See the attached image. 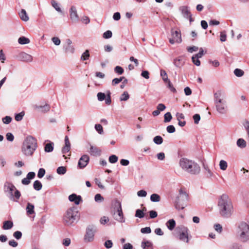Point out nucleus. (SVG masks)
Masks as SVG:
<instances>
[{
    "mask_svg": "<svg viewBox=\"0 0 249 249\" xmlns=\"http://www.w3.org/2000/svg\"><path fill=\"white\" fill-rule=\"evenodd\" d=\"M219 215L223 218H229L232 214L234 209L231 199L225 194L219 196L217 202Z\"/></svg>",
    "mask_w": 249,
    "mask_h": 249,
    "instance_id": "obj_1",
    "label": "nucleus"
},
{
    "mask_svg": "<svg viewBox=\"0 0 249 249\" xmlns=\"http://www.w3.org/2000/svg\"><path fill=\"white\" fill-rule=\"evenodd\" d=\"M37 148L36 139L34 137L29 135L24 140L22 146L21 151L23 154L26 157L32 156Z\"/></svg>",
    "mask_w": 249,
    "mask_h": 249,
    "instance_id": "obj_2",
    "label": "nucleus"
},
{
    "mask_svg": "<svg viewBox=\"0 0 249 249\" xmlns=\"http://www.w3.org/2000/svg\"><path fill=\"white\" fill-rule=\"evenodd\" d=\"M179 164L183 171L192 175L198 174L200 171V167L197 163L186 158L180 159Z\"/></svg>",
    "mask_w": 249,
    "mask_h": 249,
    "instance_id": "obj_3",
    "label": "nucleus"
},
{
    "mask_svg": "<svg viewBox=\"0 0 249 249\" xmlns=\"http://www.w3.org/2000/svg\"><path fill=\"white\" fill-rule=\"evenodd\" d=\"M4 191L8 195L9 198L13 201L17 202L20 197V192L11 182H6L4 183Z\"/></svg>",
    "mask_w": 249,
    "mask_h": 249,
    "instance_id": "obj_4",
    "label": "nucleus"
},
{
    "mask_svg": "<svg viewBox=\"0 0 249 249\" xmlns=\"http://www.w3.org/2000/svg\"><path fill=\"white\" fill-rule=\"evenodd\" d=\"M214 100L217 111L220 114H225L228 108L226 102L222 98L221 92L219 91L214 94Z\"/></svg>",
    "mask_w": 249,
    "mask_h": 249,
    "instance_id": "obj_5",
    "label": "nucleus"
},
{
    "mask_svg": "<svg viewBox=\"0 0 249 249\" xmlns=\"http://www.w3.org/2000/svg\"><path fill=\"white\" fill-rule=\"evenodd\" d=\"M238 236L241 242H247L249 240V225L246 223H241L238 226Z\"/></svg>",
    "mask_w": 249,
    "mask_h": 249,
    "instance_id": "obj_6",
    "label": "nucleus"
},
{
    "mask_svg": "<svg viewBox=\"0 0 249 249\" xmlns=\"http://www.w3.org/2000/svg\"><path fill=\"white\" fill-rule=\"evenodd\" d=\"M112 207L114 219L119 222H124L125 219L124 217L121 202L117 200H115L112 203Z\"/></svg>",
    "mask_w": 249,
    "mask_h": 249,
    "instance_id": "obj_7",
    "label": "nucleus"
},
{
    "mask_svg": "<svg viewBox=\"0 0 249 249\" xmlns=\"http://www.w3.org/2000/svg\"><path fill=\"white\" fill-rule=\"evenodd\" d=\"M188 199V194L182 189H180L179 190V195L177 197L175 201L176 208L178 210L183 209L185 207L184 202H186Z\"/></svg>",
    "mask_w": 249,
    "mask_h": 249,
    "instance_id": "obj_8",
    "label": "nucleus"
},
{
    "mask_svg": "<svg viewBox=\"0 0 249 249\" xmlns=\"http://www.w3.org/2000/svg\"><path fill=\"white\" fill-rule=\"evenodd\" d=\"M78 211L76 208L71 207L68 209L64 216V221L68 225H71L76 220Z\"/></svg>",
    "mask_w": 249,
    "mask_h": 249,
    "instance_id": "obj_9",
    "label": "nucleus"
},
{
    "mask_svg": "<svg viewBox=\"0 0 249 249\" xmlns=\"http://www.w3.org/2000/svg\"><path fill=\"white\" fill-rule=\"evenodd\" d=\"M96 232V227L94 225H89L86 229V234L84 236V240L86 242H91L94 239V234Z\"/></svg>",
    "mask_w": 249,
    "mask_h": 249,
    "instance_id": "obj_10",
    "label": "nucleus"
},
{
    "mask_svg": "<svg viewBox=\"0 0 249 249\" xmlns=\"http://www.w3.org/2000/svg\"><path fill=\"white\" fill-rule=\"evenodd\" d=\"M178 238L180 240L186 243L189 242L188 231L187 227L181 226L178 228Z\"/></svg>",
    "mask_w": 249,
    "mask_h": 249,
    "instance_id": "obj_11",
    "label": "nucleus"
},
{
    "mask_svg": "<svg viewBox=\"0 0 249 249\" xmlns=\"http://www.w3.org/2000/svg\"><path fill=\"white\" fill-rule=\"evenodd\" d=\"M97 97L99 101H103L105 100V103L107 105H109L111 103V92L109 90L107 91L106 94L103 92H98Z\"/></svg>",
    "mask_w": 249,
    "mask_h": 249,
    "instance_id": "obj_12",
    "label": "nucleus"
},
{
    "mask_svg": "<svg viewBox=\"0 0 249 249\" xmlns=\"http://www.w3.org/2000/svg\"><path fill=\"white\" fill-rule=\"evenodd\" d=\"M70 17L72 22H77L79 18L77 14V9L75 6H71L70 9Z\"/></svg>",
    "mask_w": 249,
    "mask_h": 249,
    "instance_id": "obj_13",
    "label": "nucleus"
},
{
    "mask_svg": "<svg viewBox=\"0 0 249 249\" xmlns=\"http://www.w3.org/2000/svg\"><path fill=\"white\" fill-rule=\"evenodd\" d=\"M18 59L21 61L31 62L33 61V57L25 52H20L17 55Z\"/></svg>",
    "mask_w": 249,
    "mask_h": 249,
    "instance_id": "obj_14",
    "label": "nucleus"
},
{
    "mask_svg": "<svg viewBox=\"0 0 249 249\" xmlns=\"http://www.w3.org/2000/svg\"><path fill=\"white\" fill-rule=\"evenodd\" d=\"M89 158L87 155H83L79 159L78 166L79 168H84L89 162Z\"/></svg>",
    "mask_w": 249,
    "mask_h": 249,
    "instance_id": "obj_15",
    "label": "nucleus"
},
{
    "mask_svg": "<svg viewBox=\"0 0 249 249\" xmlns=\"http://www.w3.org/2000/svg\"><path fill=\"white\" fill-rule=\"evenodd\" d=\"M179 10L184 18L188 19V17H190L191 13L190 11L189 7L188 6H181L179 7Z\"/></svg>",
    "mask_w": 249,
    "mask_h": 249,
    "instance_id": "obj_16",
    "label": "nucleus"
},
{
    "mask_svg": "<svg viewBox=\"0 0 249 249\" xmlns=\"http://www.w3.org/2000/svg\"><path fill=\"white\" fill-rule=\"evenodd\" d=\"M171 34L177 43H180L182 41L180 31L179 30H174L173 29L171 30Z\"/></svg>",
    "mask_w": 249,
    "mask_h": 249,
    "instance_id": "obj_17",
    "label": "nucleus"
},
{
    "mask_svg": "<svg viewBox=\"0 0 249 249\" xmlns=\"http://www.w3.org/2000/svg\"><path fill=\"white\" fill-rule=\"evenodd\" d=\"M174 65L178 68H181L185 63V58L182 56H179L173 60Z\"/></svg>",
    "mask_w": 249,
    "mask_h": 249,
    "instance_id": "obj_18",
    "label": "nucleus"
},
{
    "mask_svg": "<svg viewBox=\"0 0 249 249\" xmlns=\"http://www.w3.org/2000/svg\"><path fill=\"white\" fill-rule=\"evenodd\" d=\"M69 200L71 202H73L76 205H78L82 201L80 196H77L75 194H72L69 196Z\"/></svg>",
    "mask_w": 249,
    "mask_h": 249,
    "instance_id": "obj_19",
    "label": "nucleus"
},
{
    "mask_svg": "<svg viewBox=\"0 0 249 249\" xmlns=\"http://www.w3.org/2000/svg\"><path fill=\"white\" fill-rule=\"evenodd\" d=\"M71 149V143L67 136L65 137V146L62 148V153L64 154L70 151Z\"/></svg>",
    "mask_w": 249,
    "mask_h": 249,
    "instance_id": "obj_20",
    "label": "nucleus"
},
{
    "mask_svg": "<svg viewBox=\"0 0 249 249\" xmlns=\"http://www.w3.org/2000/svg\"><path fill=\"white\" fill-rule=\"evenodd\" d=\"M89 153L91 155L99 156L101 155V150L96 146L90 145Z\"/></svg>",
    "mask_w": 249,
    "mask_h": 249,
    "instance_id": "obj_21",
    "label": "nucleus"
},
{
    "mask_svg": "<svg viewBox=\"0 0 249 249\" xmlns=\"http://www.w3.org/2000/svg\"><path fill=\"white\" fill-rule=\"evenodd\" d=\"M143 249H153V243L150 241H143L141 244Z\"/></svg>",
    "mask_w": 249,
    "mask_h": 249,
    "instance_id": "obj_22",
    "label": "nucleus"
},
{
    "mask_svg": "<svg viewBox=\"0 0 249 249\" xmlns=\"http://www.w3.org/2000/svg\"><path fill=\"white\" fill-rule=\"evenodd\" d=\"M19 17L21 19L24 21H27L29 20V17L24 9H22L19 13Z\"/></svg>",
    "mask_w": 249,
    "mask_h": 249,
    "instance_id": "obj_23",
    "label": "nucleus"
},
{
    "mask_svg": "<svg viewBox=\"0 0 249 249\" xmlns=\"http://www.w3.org/2000/svg\"><path fill=\"white\" fill-rule=\"evenodd\" d=\"M34 205L30 203H28L26 208V212L28 215H31L35 213Z\"/></svg>",
    "mask_w": 249,
    "mask_h": 249,
    "instance_id": "obj_24",
    "label": "nucleus"
},
{
    "mask_svg": "<svg viewBox=\"0 0 249 249\" xmlns=\"http://www.w3.org/2000/svg\"><path fill=\"white\" fill-rule=\"evenodd\" d=\"M36 108L38 109V110L42 112H46L49 111L50 109V107L48 104H46L44 106H36Z\"/></svg>",
    "mask_w": 249,
    "mask_h": 249,
    "instance_id": "obj_25",
    "label": "nucleus"
},
{
    "mask_svg": "<svg viewBox=\"0 0 249 249\" xmlns=\"http://www.w3.org/2000/svg\"><path fill=\"white\" fill-rule=\"evenodd\" d=\"M203 167L205 170V173L208 178L212 177L213 176V173L207 164L203 163Z\"/></svg>",
    "mask_w": 249,
    "mask_h": 249,
    "instance_id": "obj_26",
    "label": "nucleus"
},
{
    "mask_svg": "<svg viewBox=\"0 0 249 249\" xmlns=\"http://www.w3.org/2000/svg\"><path fill=\"white\" fill-rule=\"evenodd\" d=\"M63 49L67 53H73L74 52V48L72 45H63Z\"/></svg>",
    "mask_w": 249,
    "mask_h": 249,
    "instance_id": "obj_27",
    "label": "nucleus"
},
{
    "mask_svg": "<svg viewBox=\"0 0 249 249\" xmlns=\"http://www.w3.org/2000/svg\"><path fill=\"white\" fill-rule=\"evenodd\" d=\"M13 226V223L11 221H5L3 222L2 228L3 230H9L11 229Z\"/></svg>",
    "mask_w": 249,
    "mask_h": 249,
    "instance_id": "obj_28",
    "label": "nucleus"
},
{
    "mask_svg": "<svg viewBox=\"0 0 249 249\" xmlns=\"http://www.w3.org/2000/svg\"><path fill=\"white\" fill-rule=\"evenodd\" d=\"M166 226L169 230L172 231L174 229L176 226V222L173 219H170L167 222Z\"/></svg>",
    "mask_w": 249,
    "mask_h": 249,
    "instance_id": "obj_29",
    "label": "nucleus"
},
{
    "mask_svg": "<svg viewBox=\"0 0 249 249\" xmlns=\"http://www.w3.org/2000/svg\"><path fill=\"white\" fill-rule=\"evenodd\" d=\"M30 39L25 36L20 37L18 39V42L21 45L27 44L30 43Z\"/></svg>",
    "mask_w": 249,
    "mask_h": 249,
    "instance_id": "obj_30",
    "label": "nucleus"
},
{
    "mask_svg": "<svg viewBox=\"0 0 249 249\" xmlns=\"http://www.w3.org/2000/svg\"><path fill=\"white\" fill-rule=\"evenodd\" d=\"M150 200L152 202H158L160 200V196L157 194H153L150 196Z\"/></svg>",
    "mask_w": 249,
    "mask_h": 249,
    "instance_id": "obj_31",
    "label": "nucleus"
},
{
    "mask_svg": "<svg viewBox=\"0 0 249 249\" xmlns=\"http://www.w3.org/2000/svg\"><path fill=\"white\" fill-rule=\"evenodd\" d=\"M51 4L53 7L58 12L62 13L61 8L59 7L58 3L54 0H51Z\"/></svg>",
    "mask_w": 249,
    "mask_h": 249,
    "instance_id": "obj_32",
    "label": "nucleus"
},
{
    "mask_svg": "<svg viewBox=\"0 0 249 249\" xmlns=\"http://www.w3.org/2000/svg\"><path fill=\"white\" fill-rule=\"evenodd\" d=\"M237 145L238 147L243 148L246 146V142L243 139H239L237 141Z\"/></svg>",
    "mask_w": 249,
    "mask_h": 249,
    "instance_id": "obj_33",
    "label": "nucleus"
},
{
    "mask_svg": "<svg viewBox=\"0 0 249 249\" xmlns=\"http://www.w3.org/2000/svg\"><path fill=\"white\" fill-rule=\"evenodd\" d=\"M34 188L36 191H39L42 189V185L40 181L39 180H36L33 184Z\"/></svg>",
    "mask_w": 249,
    "mask_h": 249,
    "instance_id": "obj_34",
    "label": "nucleus"
},
{
    "mask_svg": "<svg viewBox=\"0 0 249 249\" xmlns=\"http://www.w3.org/2000/svg\"><path fill=\"white\" fill-rule=\"evenodd\" d=\"M89 51L88 50H86L81 55V60L83 61H85L89 59Z\"/></svg>",
    "mask_w": 249,
    "mask_h": 249,
    "instance_id": "obj_35",
    "label": "nucleus"
},
{
    "mask_svg": "<svg viewBox=\"0 0 249 249\" xmlns=\"http://www.w3.org/2000/svg\"><path fill=\"white\" fill-rule=\"evenodd\" d=\"M53 150V143H47L44 147V150L46 152H51Z\"/></svg>",
    "mask_w": 249,
    "mask_h": 249,
    "instance_id": "obj_36",
    "label": "nucleus"
},
{
    "mask_svg": "<svg viewBox=\"0 0 249 249\" xmlns=\"http://www.w3.org/2000/svg\"><path fill=\"white\" fill-rule=\"evenodd\" d=\"M129 98V95L127 91H124L122 94H121L120 100L121 101H126Z\"/></svg>",
    "mask_w": 249,
    "mask_h": 249,
    "instance_id": "obj_37",
    "label": "nucleus"
},
{
    "mask_svg": "<svg viewBox=\"0 0 249 249\" xmlns=\"http://www.w3.org/2000/svg\"><path fill=\"white\" fill-rule=\"evenodd\" d=\"M219 167L221 170H226L228 167L227 162L224 160H221L219 162Z\"/></svg>",
    "mask_w": 249,
    "mask_h": 249,
    "instance_id": "obj_38",
    "label": "nucleus"
},
{
    "mask_svg": "<svg viewBox=\"0 0 249 249\" xmlns=\"http://www.w3.org/2000/svg\"><path fill=\"white\" fill-rule=\"evenodd\" d=\"M66 168L64 166H60L56 170V172L59 175H64L66 173Z\"/></svg>",
    "mask_w": 249,
    "mask_h": 249,
    "instance_id": "obj_39",
    "label": "nucleus"
},
{
    "mask_svg": "<svg viewBox=\"0 0 249 249\" xmlns=\"http://www.w3.org/2000/svg\"><path fill=\"white\" fill-rule=\"evenodd\" d=\"M153 141L157 144H160L163 142V139L160 136H157L154 138Z\"/></svg>",
    "mask_w": 249,
    "mask_h": 249,
    "instance_id": "obj_40",
    "label": "nucleus"
},
{
    "mask_svg": "<svg viewBox=\"0 0 249 249\" xmlns=\"http://www.w3.org/2000/svg\"><path fill=\"white\" fill-rule=\"evenodd\" d=\"M160 76L162 77V79L164 82H166V81H168V80H169L168 78V76H167L166 72L165 71H164L163 70H160Z\"/></svg>",
    "mask_w": 249,
    "mask_h": 249,
    "instance_id": "obj_41",
    "label": "nucleus"
},
{
    "mask_svg": "<svg viewBox=\"0 0 249 249\" xmlns=\"http://www.w3.org/2000/svg\"><path fill=\"white\" fill-rule=\"evenodd\" d=\"M234 74L237 77H241L244 75V72L243 70L237 68L234 70Z\"/></svg>",
    "mask_w": 249,
    "mask_h": 249,
    "instance_id": "obj_42",
    "label": "nucleus"
},
{
    "mask_svg": "<svg viewBox=\"0 0 249 249\" xmlns=\"http://www.w3.org/2000/svg\"><path fill=\"white\" fill-rule=\"evenodd\" d=\"M165 123L169 122L172 119V116L170 112H167L164 114V116Z\"/></svg>",
    "mask_w": 249,
    "mask_h": 249,
    "instance_id": "obj_43",
    "label": "nucleus"
},
{
    "mask_svg": "<svg viewBox=\"0 0 249 249\" xmlns=\"http://www.w3.org/2000/svg\"><path fill=\"white\" fill-rule=\"evenodd\" d=\"M104 197L100 194H97L95 196L94 200L96 202H102L104 201Z\"/></svg>",
    "mask_w": 249,
    "mask_h": 249,
    "instance_id": "obj_44",
    "label": "nucleus"
},
{
    "mask_svg": "<svg viewBox=\"0 0 249 249\" xmlns=\"http://www.w3.org/2000/svg\"><path fill=\"white\" fill-rule=\"evenodd\" d=\"M95 129L100 134H103V128L100 124H96L95 125Z\"/></svg>",
    "mask_w": 249,
    "mask_h": 249,
    "instance_id": "obj_45",
    "label": "nucleus"
},
{
    "mask_svg": "<svg viewBox=\"0 0 249 249\" xmlns=\"http://www.w3.org/2000/svg\"><path fill=\"white\" fill-rule=\"evenodd\" d=\"M144 216L143 211L140 209H138L136 211L135 216L140 218H143Z\"/></svg>",
    "mask_w": 249,
    "mask_h": 249,
    "instance_id": "obj_46",
    "label": "nucleus"
},
{
    "mask_svg": "<svg viewBox=\"0 0 249 249\" xmlns=\"http://www.w3.org/2000/svg\"><path fill=\"white\" fill-rule=\"evenodd\" d=\"M108 160L110 163H115L118 161V158L116 155H112L109 157Z\"/></svg>",
    "mask_w": 249,
    "mask_h": 249,
    "instance_id": "obj_47",
    "label": "nucleus"
},
{
    "mask_svg": "<svg viewBox=\"0 0 249 249\" xmlns=\"http://www.w3.org/2000/svg\"><path fill=\"white\" fill-rule=\"evenodd\" d=\"M165 83L167 84V87L172 92H175L176 91V89L174 87L173 84L171 83V81L169 80H168V81H166Z\"/></svg>",
    "mask_w": 249,
    "mask_h": 249,
    "instance_id": "obj_48",
    "label": "nucleus"
},
{
    "mask_svg": "<svg viewBox=\"0 0 249 249\" xmlns=\"http://www.w3.org/2000/svg\"><path fill=\"white\" fill-rule=\"evenodd\" d=\"M114 71L119 74H122L123 73L124 71L121 67L117 66L115 67Z\"/></svg>",
    "mask_w": 249,
    "mask_h": 249,
    "instance_id": "obj_49",
    "label": "nucleus"
},
{
    "mask_svg": "<svg viewBox=\"0 0 249 249\" xmlns=\"http://www.w3.org/2000/svg\"><path fill=\"white\" fill-rule=\"evenodd\" d=\"M105 247L107 249H110L112 247L113 243L111 240H107L104 243Z\"/></svg>",
    "mask_w": 249,
    "mask_h": 249,
    "instance_id": "obj_50",
    "label": "nucleus"
},
{
    "mask_svg": "<svg viewBox=\"0 0 249 249\" xmlns=\"http://www.w3.org/2000/svg\"><path fill=\"white\" fill-rule=\"evenodd\" d=\"M112 35V32L108 30V31H107L106 32H105L103 34V36L104 38L108 39V38L111 37Z\"/></svg>",
    "mask_w": 249,
    "mask_h": 249,
    "instance_id": "obj_51",
    "label": "nucleus"
},
{
    "mask_svg": "<svg viewBox=\"0 0 249 249\" xmlns=\"http://www.w3.org/2000/svg\"><path fill=\"white\" fill-rule=\"evenodd\" d=\"M192 61L194 64H195L197 66H199L200 65V61L199 60V58L193 56L192 57Z\"/></svg>",
    "mask_w": 249,
    "mask_h": 249,
    "instance_id": "obj_52",
    "label": "nucleus"
},
{
    "mask_svg": "<svg viewBox=\"0 0 249 249\" xmlns=\"http://www.w3.org/2000/svg\"><path fill=\"white\" fill-rule=\"evenodd\" d=\"M109 221V218L107 216H103L100 220V222L102 225H105Z\"/></svg>",
    "mask_w": 249,
    "mask_h": 249,
    "instance_id": "obj_53",
    "label": "nucleus"
},
{
    "mask_svg": "<svg viewBox=\"0 0 249 249\" xmlns=\"http://www.w3.org/2000/svg\"><path fill=\"white\" fill-rule=\"evenodd\" d=\"M227 35L225 31L220 32V41L224 42L226 40Z\"/></svg>",
    "mask_w": 249,
    "mask_h": 249,
    "instance_id": "obj_54",
    "label": "nucleus"
},
{
    "mask_svg": "<svg viewBox=\"0 0 249 249\" xmlns=\"http://www.w3.org/2000/svg\"><path fill=\"white\" fill-rule=\"evenodd\" d=\"M167 131L169 133H173L175 132L176 129L174 125H170L166 128Z\"/></svg>",
    "mask_w": 249,
    "mask_h": 249,
    "instance_id": "obj_55",
    "label": "nucleus"
},
{
    "mask_svg": "<svg viewBox=\"0 0 249 249\" xmlns=\"http://www.w3.org/2000/svg\"><path fill=\"white\" fill-rule=\"evenodd\" d=\"M52 40L53 43L56 46H58L60 44V39L58 37H53L52 38Z\"/></svg>",
    "mask_w": 249,
    "mask_h": 249,
    "instance_id": "obj_56",
    "label": "nucleus"
},
{
    "mask_svg": "<svg viewBox=\"0 0 249 249\" xmlns=\"http://www.w3.org/2000/svg\"><path fill=\"white\" fill-rule=\"evenodd\" d=\"M13 236L17 239L19 240L21 238L22 233L20 231H16L13 234Z\"/></svg>",
    "mask_w": 249,
    "mask_h": 249,
    "instance_id": "obj_57",
    "label": "nucleus"
},
{
    "mask_svg": "<svg viewBox=\"0 0 249 249\" xmlns=\"http://www.w3.org/2000/svg\"><path fill=\"white\" fill-rule=\"evenodd\" d=\"M45 174V170L43 168H40L37 173V177L39 178H42Z\"/></svg>",
    "mask_w": 249,
    "mask_h": 249,
    "instance_id": "obj_58",
    "label": "nucleus"
},
{
    "mask_svg": "<svg viewBox=\"0 0 249 249\" xmlns=\"http://www.w3.org/2000/svg\"><path fill=\"white\" fill-rule=\"evenodd\" d=\"M12 121V118L10 116H5L2 118V122L5 124H9Z\"/></svg>",
    "mask_w": 249,
    "mask_h": 249,
    "instance_id": "obj_59",
    "label": "nucleus"
},
{
    "mask_svg": "<svg viewBox=\"0 0 249 249\" xmlns=\"http://www.w3.org/2000/svg\"><path fill=\"white\" fill-rule=\"evenodd\" d=\"M24 115V114L23 112H20L18 114H16L15 116V120L17 121H21Z\"/></svg>",
    "mask_w": 249,
    "mask_h": 249,
    "instance_id": "obj_60",
    "label": "nucleus"
},
{
    "mask_svg": "<svg viewBox=\"0 0 249 249\" xmlns=\"http://www.w3.org/2000/svg\"><path fill=\"white\" fill-rule=\"evenodd\" d=\"M193 119L194 120L195 124H198L199 123V121L200 120V116L198 114H195L193 116Z\"/></svg>",
    "mask_w": 249,
    "mask_h": 249,
    "instance_id": "obj_61",
    "label": "nucleus"
},
{
    "mask_svg": "<svg viewBox=\"0 0 249 249\" xmlns=\"http://www.w3.org/2000/svg\"><path fill=\"white\" fill-rule=\"evenodd\" d=\"M141 231L142 233H150L151 232V230L150 227H145L142 228Z\"/></svg>",
    "mask_w": 249,
    "mask_h": 249,
    "instance_id": "obj_62",
    "label": "nucleus"
},
{
    "mask_svg": "<svg viewBox=\"0 0 249 249\" xmlns=\"http://www.w3.org/2000/svg\"><path fill=\"white\" fill-rule=\"evenodd\" d=\"M137 195L139 197H145L147 195V193L145 191L142 190L137 192Z\"/></svg>",
    "mask_w": 249,
    "mask_h": 249,
    "instance_id": "obj_63",
    "label": "nucleus"
},
{
    "mask_svg": "<svg viewBox=\"0 0 249 249\" xmlns=\"http://www.w3.org/2000/svg\"><path fill=\"white\" fill-rule=\"evenodd\" d=\"M244 126L247 131L248 136L249 138V121H246L244 124Z\"/></svg>",
    "mask_w": 249,
    "mask_h": 249,
    "instance_id": "obj_64",
    "label": "nucleus"
}]
</instances>
